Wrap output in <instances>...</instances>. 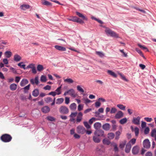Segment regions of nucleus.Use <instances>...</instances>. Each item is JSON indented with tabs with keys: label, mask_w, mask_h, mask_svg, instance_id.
<instances>
[{
	"label": "nucleus",
	"mask_w": 156,
	"mask_h": 156,
	"mask_svg": "<svg viewBox=\"0 0 156 156\" xmlns=\"http://www.w3.org/2000/svg\"><path fill=\"white\" fill-rule=\"evenodd\" d=\"M12 137L9 134H3L0 137L1 140L4 142H9L11 141Z\"/></svg>",
	"instance_id": "obj_1"
},
{
	"label": "nucleus",
	"mask_w": 156,
	"mask_h": 156,
	"mask_svg": "<svg viewBox=\"0 0 156 156\" xmlns=\"http://www.w3.org/2000/svg\"><path fill=\"white\" fill-rule=\"evenodd\" d=\"M106 34L115 38L119 37V35L115 32L109 28H106L105 31Z\"/></svg>",
	"instance_id": "obj_2"
},
{
	"label": "nucleus",
	"mask_w": 156,
	"mask_h": 156,
	"mask_svg": "<svg viewBox=\"0 0 156 156\" xmlns=\"http://www.w3.org/2000/svg\"><path fill=\"white\" fill-rule=\"evenodd\" d=\"M69 20L70 21L80 24H83L84 23V22L83 20L79 19L76 16L71 17L69 19Z\"/></svg>",
	"instance_id": "obj_3"
},
{
	"label": "nucleus",
	"mask_w": 156,
	"mask_h": 156,
	"mask_svg": "<svg viewBox=\"0 0 156 156\" xmlns=\"http://www.w3.org/2000/svg\"><path fill=\"white\" fill-rule=\"evenodd\" d=\"M94 134L95 136H98L102 137H105L104 131L101 129L96 130L94 133Z\"/></svg>",
	"instance_id": "obj_4"
},
{
	"label": "nucleus",
	"mask_w": 156,
	"mask_h": 156,
	"mask_svg": "<svg viewBox=\"0 0 156 156\" xmlns=\"http://www.w3.org/2000/svg\"><path fill=\"white\" fill-rule=\"evenodd\" d=\"M59 112L62 114H67L69 113V110L66 106H62L59 108Z\"/></svg>",
	"instance_id": "obj_5"
},
{
	"label": "nucleus",
	"mask_w": 156,
	"mask_h": 156,
	"mask_svg": "<svg viewBox=\"0 0 156 156\" xmlns=\"http://www.w3.org/2000/svg\"><path fill=\"white\" fill-rule=\"evenodd\" d=\"M78 133L82 134H84L86 131L85 129L82 126H79L76 128Z\"/></svg>",
	"instance_id": "obj_6"
},
{
	"label": "nucleus",
	"mask_w": 156,
	"mask_h": 156,
	"mask_svg": "<svg viewBox=\"0 0 156 156\" xmlns=\"http://www.w3.org/2000/svg\"><path fill=\"white\" fill-rule=\"evenodd\" d=\"M143 144L144 147L147 149L149 148L151 146L150 142L148 139L144 140L143 142Z\"/></svg>",
	"instance_id": "obj_7"
},
{
	"label": "nucleus",
	"mask_w": 156,
	"mask_h": 156,
	"mask_svg": "<svg viewBox=\"0 0 156 156\" xmlns=\"http://www.w3.org/2000/svg\"><path fill=\"white\" fill-rule=\"evenodd\" d=\"M140 117L138 116L137 118H133L132 121V122L136 125H139L140 124Z\"/></svg>",
	"instance_id": "obj_8"
},
{
	"label": "nucleus",
	"mask_w": 156,
	"mask_h": 156,
	"mask_svg": "<svg viewBox=\"0 0 156 156\" xmlns=\"http://www.w3.org/2000/svg\"><path fill=\"white\" fill-rule=\"evenodd\" d=\"M123 114L122 112L121 111H119L116 114L115 117L116 119H119L122 117Z\"/></svg>",
	"instance_id": "obj_9"
},
{
	"label": "nucleus",
	"mask_w": 156,
	"mask_h": 156,
	"mask_svg": "<svg viewBox=\"0 0 156 156\" xmlns=\"http://www.w3.org/2000/svg\"><path fill=\"white\" fill-rule=\"evenodd\" d=\"M131 147V145L130 142H128L126 145L125 151L126 153H128L130 152Z\"/></svg>",
	"instance_id": "obj_10"
},
{
	"label": "nucleus",
	"mask_w": 156,
	"mask_h": 156,
	"mask_svg": "<svg viewBox=\"0 0 156 156\" xmlns=\"http://www.w3.org/2000/svg\"><path fill=\"white\" fill-rule=\"evenodd\" d=\"M42 112L44 113H47L50 111L49 108L47 106H45L42 108L41 109Z\"/></svg>",
	"instance_id": "obj_11"
},
{
	"label": "nucleus",
	"mask_w": 156,
	"mask_h": 156,
	"mask_svg": "<svg viewBox=\"0 0 156 156\" xmlns=\"http://www.w3.org/2000/svg\"><path fill=\"white\" fill-rule=\"evenodd\" d=\"M132 152L133 154L134 155L137 154L139 152L138 147L137 146H134L132 149Z\"/></svg>",
	"instance_id": "obj_12"
},
{
	"label": "nucleus",
	"mask_w": 156,
	"mask_h": 156,
	"mask_svg": "<svg viewBox=\"0 0 156 156\" xmlns=\"http://www.w3.org/2000/svg\"><path fill=\"white\" fill-rule=\"evenodd\" d=\"M38 79V76H36L35 77L34 80L33 79H31L30 80V82L32 84H34V83H36V84H38L39 83Z\"/></svg>",
	"instance_id": "obj_13"
},
{
	"label": "nucleus",
	"mask_w": 156,
	"mask_h": 156,
	"mask_svg": "<svg viewBox=\"0 0 156 156\" xmlns=\"http://www.w3.org/2000/svg\"><path fill=\"white\" fill-rule=\"evenodd\" d=\"M76 14L77 16H78L79 17L81 18L83 20H87V18H86L84 15H83L82 13L79 12H76Z\"/></svg>",
	"instance_id": "obj_14"
},
{
	"label": "nucleus",
	"mask_w": 156,
	"mask_h": 156,
	"mask_svg": "<svg viewBox=\"0 0 156 156\" xmlns=\"http://www.w3.org/2000/svg\"><path fill=\"white\" fill-rule=\"evenodd\" d=\"M55 48L56 49L61 51H65L66 50L65 48L58 45H55Z\"/></svg>",
	"instance_id": "obj_15"
},
{
	"label": "nucleus",
	"mask_w": 156,
	"mask_h": 156,
	"mask_svg": "<svg viewBox=\"0 0 156 156\" xmlns=\"http://www.w3.org/2000/svg\"><path fill=\"white\" fill-rule=\"evenodd\" d=\"M96 151L99 155H101L104 151V149L102 147L100 148L98 147L96 148Z\"/></svg>",
	"instance_id": "obj_16"
},
{
	"label": "nucleus",
	"mask_w": 156,
	"mask_h": 156,
	"mask_svg": "<svg viewBox=\"0 0 156 156\" xmlns=\"http://www.w3.org/2000/svg\"><path fill=\"white\" fill-rule=\"evenodd\" d=\"M102 128L105 131H108L110 128V125L108 123H106L102 126Z\"/></svg>",
	"instance_id": "obj_17"
},
{
	"label": "nucleus",
	"mask_w": 156,
	"mask_h": 156,
	"mask_svg": "<svg viewBox=\"0 0 156 156\" xmlns=\"http://www.w3.org/2000/svg\"><path fill=\"white\" fill-rule=\"evenodd\" d=\"M69 94L73 98L76 97V95L75 94V91L73 89H71L68 90Z\"/></svg>",
	"instance_id": "obj_18"
},
{
	"label": "nucleus",
	"mask_w": 156,
	"mask_h": 156,
	"mask_svg": "<svg viewBox=\"0 0 156 156\" xmlns=\"http://www.w3.org/2000/svg\"><path fill=\"white\" fill-rule=\"evenodd\" d=\"M101 124L99 122H96L94 125V127L96 130L99 129L101 127Z\"/></svg>",
	"instance_id": "obj_19"
},
{
	"label": "nucleus",
	"mask_w": 156,
	"mask_h": 156,
	"mask_svg": "<svg viewBox=\"0 0 156 156\" xmlns=\"http://www.w3.org/2000/svg\"><path fill=\"white\" fill-rule=\"evenodd\" d=\"M77 89L81 93L83 96H85V94H83L84 92V90L82 88L81 86L80 85H78L76 87Z\"/></svg>",
	"instance_id": "obj_20"
},
{
	"label": "nucleus",
	"mask_w": 156,
	"mask_h": 156,
	"mask_svg": "<svg viewBox=\"0 0 156 156\" xmlns=\"http://www.w3.org/2000/svg\"><path fill=\"white\" fill-rule=\"evenodd\" d=\"M39 94V91L38 89H35L32 92V95L35 97H37Z\"/></svg>",
	"instance_id": "obj_21"
},
{
	"label": "nucleus",
	"mask_w": 156,
	"mask_h": 156,
	"mask_svg": "<svg viewBox=\"0 0 156 156\" xmlns=\"http://www.w3.org/2000/svg\"><path fill=\"white\" fill-rule=\"evenodd\" d=\"M42 4L47 6H51L52 4L50 2L45 0H43L42 2Z\"/></svg>",
	"instance_id": "obj_22"
},
{
	"label": "nucleus",
	"mask_w": 156,
	"mask_h": 156,
	"mask_svg": "<svg viewBox=\"0 0 156 156\" xmlns=\"http://www.w3.org/2000/svg\"><path fill=\"white\" fill-rule=\"evenodd\" d=\"M28 83V80L25 79L22 80L20 83V85L22 87L24 86L26 84H27Z\"/></svg>",
	"instance_id": "obj_23"
},
{
	"label": "nucleus",
	"mask_w": 156,
	"mask_h": 156,
	"mask_svg": "<svg viewBox=\"0 0 156 156\" xmlns=\"http://www.w3.org/2000/svg\"><path fill=\"white\" fill-rule=\"evenodd\" d=\"M30 6L28 5L23 4L20 6L21 9L24 10H25L26 9H29Z\"/></svg>",
	"instance_id": "obj_24"
},
{
	"label": "nucleus",
	"mask_w": 156,
	"mask_h": 156,
	"mask_svg": "<svg viewBox=\"0 0 156 156\" xmlns=\"http://www.w3.org/2000/svg\"><path fill=\"white\" fill-rule=\"evenodd\" d=\"M97 136H94L93 137V140L96 143H99L101 141L100 139L97 137Z\"/></svg>",
	"instance_id": "obj_25"
},
{
	"label": "nucleus",
	"mask_w": 156,
	"mask_h": 156,
	"mask_svg": "<svg viewBox=\"0 0 156 156\" xmlns=\"http://www.w3.org/2000/svg\"><path fill=\"white\" fill-rule=\"evenodd\" d=\"M5 55L6 58H9L12 55V53L10 51H7L5 52Z\"/></svg>",
	"instance_id": "obj_26"
},
{
	"label": "nucleus",
	"mask_w": 156,
	"mask_h": 156,
	"mask_svg": "<svg viewBox=\"0 0 156 156\" xmlns=\"http://www.w3.org/2000/svg\"><path fill=\"white\" fill-rule=\"evenodd\" d=\"M62 88V85L58 87L55 90V92L56 93V94L58 95H59L61 94V89Z\"/></svg>",
	"instance_id": "obj_27"
},
{
	"label": "nucleus",
	"mask_w": 156,
	"mask_h": 156,
	"mask_svg": "<svg viewBox=\"0 0 156 156\" xmlns=\"http://www.w3.org/2000/svg\"><path fill=\"white\" fill-rule=\"evenodd\" d=\"M30 84H29L26 87H24L22 89H24V93H27L28 92V90L30 89Z\"/></svg>",
	"instance_id": "obj_28"
},
{
	"label": "nucleus",
	"mask_w": 156,
	"mask_h": 156,
	"mask_svg": "<svg viewBox=\"0 0 156 156\" xmlns=\"http://www.w3.org/2000/svg\"><path fill=\"white\" fill-rule=\"evenodd\" d=\"M108 73L112 76L115 77H116L117 76V75L115 73L113 72L110 70H108L107 71Z\"/></svg>",
	"instance_id": "obj_29"
},
{
	"label": "nucleus",
	"mask_w": 156,
	"mask_h": 156,
	"mask_svg": "<svg viewBox=\"0 0 156 156\" xmlns=\"http://www.w3.org/2000/svg\"><path fill=\"white\" fill-rule=\"evenodd\" d=\"M76 104L75 103H74L71 104L70 105L69 108L71 110H73L76 109Z\"/></svg>",
	"instance_id": "obj_30"
},
{
	"label": "nucleus",
	"mask_w": 156,
	"mask_h": 156,
	"mask_svg": "<svg viewBox=\"0 0 156 156\" xmlns=\"http://www.w3.org/2000/svg\"><path fill=\"white\" fill-rule=\"evenodd\" d=\"M96 53L101 58H102L105 56V54L101 51H96Z\"/></svg>",
	"instance_id": "obj_31"
},
{
	"label": "nucleus",
	"mask_w": 156,
	"mask_h": 156,
	"mask_svg": "<svg viewBox=\"0 0 156 156\" xmlns=\"http://www.w3.org/2000/svg\"><path fill=\"white\" fill-rule=\"evenodd\" d=\"M126 141L125 140L122 142V143H120L119 145V147L122 149H123L126 144Z\"/></svg>",
	"instance_id": "obj_32"
},
{
	"label": "nucleus",
	"mask_w": 156,
	"mask_h": 156,
	"mask_svg": "<svg viewBox=\"0 0 156 156\" xmlns=\"http://www.w3.org/2000/svg\"><path fill=\"white\" fill-rule=\"evenodd\" d=\"M10 89L12 90H15L16 89L17 85L14 83H13L10 85Z\"/></svg>",
	"instance_id": "obj_33"
},
{
	"label": "nucleus",
	"mask_w": 156,
	"mask_h": 156,
	"mask_svg": "<svg viewBox=\"0 0 156 156\" xmlns=\"http://www.w3.org/2000/svg\"><path fill=\"white\" fill-rule=\"evenodd\" d=\"M64 101V99L62 98H58L57 99L56 104H60Z\"/></svg>",
	"instance_id": "obj_34"
},
{
	"label": "nucleus",
	"mask_w": 156,
	"mask_h": 156,
	"mask_svg": "<svg viewBox=\"0 0 156 156\" xmlns=\"http://www.w3.org/2000/svg\"><path fill=\"white\" fill-rule=\"evenodd\" d=\"M136 51L139 53L140 54V55L143 58H145V57L144 56L143 54L142 53V51H141V50L138 48H136Z\"/></svg>",
	"instance_id": "obj_35"
},
{
	"label": "nucleus",
	"mask_w": 156,
	"mask_h": 156,
	"mask_svg": "<svg viewBox=\"0 0 156 156\" xmlns=\"http://www.w3.org/2000/svg\"><path fill=\"white\" fill-rule=\"evenodd\" d=\"M117 106L122 110H125L126 107L122 104H118Z\"/></svg>",
	"instance_id": "obj_36"
},
{
	"label": "nucleus",
	"mask_w": 156,
	"mask_h": 156,
	"mask_svg": "<svg viewBox=\"0 0 156 156\" xmlns=\"http://www.w3.org/2000/svg\"><path fill=\"white\" fill-rule=\"evenodd\" d=\"M64 82L69 83H72L73 82V81L71 78H67L64 80Z\"/></svg>",
	"instance_id": "obj_37"
},
{
	"label": "nucleus",
	"mask_w": 156,
	"mask_h": 156,
	"mask_svg": "<svg viewBox=\"0 0 156 156\" xmlns=\"http://www.w3.org/2000/svg\"><path fill=\"white\" fill-rule=\"evenodd\" d=\"M102 142H103V143L104 144H106L107 145H109L110 143V141L106 139H104L103 140Z\"/></svg>",
	"instance_id": "obj_38"
},
{
	"label": "nucleus",
	"mask_w": 156,
	"mask_h": 156,
	"mask_svg": "<svg viewBox=\"0 0 156 156\" xmlns=\"http://www.w3.org/2000/svg\"><path fill=\"white\" fill-rule=\"evenodd\" d=\"M108 137L110 139H112L115 136V134L113 133H110L108 134Z\"/></svg>",
	"instance_id": "obj_39"
},
{
	"label": "nucleus",
	"mask_w": 156,
	"mask_h": 156,
	"mask_svg": "<svg viewBox=\"0 0 156 156\" xmlns=\"http://www.w3.org/2000/svg\"><path fill=\"white\" fill-rule=\"evenodd\" d=\"M127 121V119L126 118H124L122 119H121L119 121V122L122 124H123L125 123Z\"/></svg>",
	"instance_id": "obj_40"
},
{
	"label": "nucleus",
	"mask_w": 156,
	"mask_h": 156,
	"mask_svg": "<svg viewBox=\"0 0 156 156\" xmlns=\"http://www.w3.org/2000/svg\"><path fill=\"white\" fill-rule=\"evenodd\" d=\"M44 67L41 65H38L37 67V69L38 71H41L44 69Z\"/></svg>",
	"instance_id": "obj_41"
},
{
	"label": "nucleus",
	"mask_w": 156,
	"mask_h": 156,
	"mask_svg": "<svg viewBox=\"0 0 156 156\" xmlns=\"http://www.w3.org/2000/svg\"><path fill=\"white\" fill-rule=\"evenodd\" d=\"M134 131L135 133V136H138L139 133V129L137 127H136L134 129Z\"/></svg>",
	"instance_id": "obj_42"
},
{
	"label": "nucleus",
	"mask_w": 156,
	"mask_h": 156,
	"mask_svg": "<svg viewBox=\"0 0 156 156\" xmlns=\"http://www.w3.org/2000/svg\"><path fill=\"white\" fill-rule=\"evenodd\" d=\"M40 80L42 82H45L46 81V77L45 76L42 75Z\"/></svg>",
	"instance_id": "obj_43"
},
{
	"label": "nucleus",
	"mask_w": 156,
	"mask_h": 156,
	"mask_svg": "<svg viewBox=\"0 0 156 156\" xmlns=\"http://www.w3.org/2000/svg\"><path fill=\"white\" fill-rule=\"evenodd\" d=\"M83 124L85 126V127L87 129H89L90 128L91 126L89 125L87 122L86 121H85L83 122Z\"/></svg>",
	"instance_id": "obj_44"
},
{
	"label": "nucleus",
	"mask_w": 156,
	"mask_h": 156,
	"mask_svg": "<svg viewBox=\"0 0 156 156\" xmlns=\"http://www.w3.org/2000/svg\"><path fill=\"white\" fill-rule=\"evenodd\" d=\"M113 146L114 147V150L115 152H118L119 151L118 148L116 144L115 143H114L113 144Z\"/></svg>",
	"instance_id": "obj_45"
},
{
	"label": "nucleus",
	"mask_w": 156,
	"mask_h": 156,
	"mask_svg": "<svg viewBox=\"0 0 156 156\" xmlns=\"http://www.w3.org/2000/svg\"><path fill=\"white\" fill-rule=\"evenodd\" d=\"M156 135V129H153L151 132V136L153 137L155 136Z\"/></svg>",
	"instance_id": "obj_46"
},
{
	"label": "nucleus",
	"mask_w": 156,
	"mask_h": 156,
	"mask_svg": "<svg viewBox=\"0 0 156 156\" xmlns=\"http://www.w3.org/2000/svg\"><path fill=\"white\" fill-rule=\"evenodd\" d=\"M138 46L140 48H141L142 49L144 50H147V51H148V50L147 48L145 47L144 46L141 45L140 44H138Z\"/></svg>",
	"instance_id": "obj_47"
},
{
	"label": "nucleus",
	"mask_w": 156,
	"mask_h": 156,
	"mask_svg": "<svg viewBox=\"0 0 156 156\" xmlns=\"http://www.w3.org/2000/svg\"><path fill=\"white\" fill-rule=\"evenodd\" d=\"M77 114V112H72L69 115V117L71 118H74L76 116Z\"/></svg>",
	"instance_id": "obj_48"
},
{
	"label": "nucleus",
	"mask_w": 156,
	"mask_h": 156,
	"mask_svg": "<svg viewBox=\"0 0 156 156\" xmlns=\"http://www.w3.org/2000/svg\"><path fill=\"white\" fill-rule=\"evenodd\" d=\"M44 101L46 103H49L52 101V99L50 97H48L44 98Z\"/></svg>",
	"instance_id": "obj_49"
},
{
	"label": "nucleus",
	"mask_w": 156,
	"mask_h": 156,
	"mask_svg": "<svg viewBox=\"0 0 156 156\" xmlns=\"http://www.w3.org/2000/svg\"><path fill=\"white\" fill-rule=\"evenodd\" d=\"M14 60L15 61L18 62L20 61V57L17 55H15L14 56Z\"/></svg>",
	"instance_id": "obj_50"
},
{
	"label": "nucleus",
	"mask_w": 156,
	"mask_h": 156,
	"mask_svg": "<svg viewBox=\"0 0 156 156\" xmlns=\"http://www.w3.org/2000/svg\"><path fill=\"white\" fill-rule=\"evenodd\" d=\"M117 111V109L114 107L112 108L110 113L111 114L115 113Z\"/></svg>",
	"instance_id": "obj_51"
},
{
	"label": "nucleus",
	"mask_w": 156,
	"mask_h": 156,
	"mask_svg": "<svg viewBox=\"0 0 156 156\" xmlns=\"http://www.w3.org/2000/svg\"><path fill=\"white\" fill-rule=\"evenodd\" d=\"M35 67V65L33 63H31L28 65L27 67L26 68L27 69L29 68L32 69L33 68Z\"/></svg>",
	"instance_id": "obj_52"
},
{
	"label": "nucleus",
	"mask_w": 156,
	"mask_h": 156,
	"mask_svg": "<svg viewBox=\"0 0 156 156\" xmlns=\"http://www.w3.org/2000/svg\"><path fill=\"white\" fill-rule=\"evenodd\" d=\"M47 118V119L50 121H53L55 120V119L54 117L51 116H48Z\"/></svg>",
	"instance_id": "obj_53"
},
{
	"label": "nucleus",
	"mask_w": 156,
	"mask_h": 156,
	"mask_svg": "<svg viewBox=\"0 0 156 156\" xmlns=\"http://www.w3.org/2000/svg\"><path fill=\"white\" fill-rule=\"evenodd\" d=\"M150 131V129L149 127H146L144 131V133L145 134H147Z\"/></svg>",
	"instance_id": "obj_54"
},
{
	"label": "nucleus",
	"mask_w": 156,
	"mask_h": 156,
	"mask_svg": "<svg viewBox=\"0 0 156 156\" xmlns=\"http://www.w3.org/2000/svg\"><path fill=\"white\" fill-rule=\"evenodd\" d=\"M101 104L99 101H96L95 103V106L96 108H98L100 106Z\"/></svg>",
	"instance_id": "obj_55"
},
{
	"label": "nucleus",
	"mask_w": 156,
	"mask_h": 156,
	"mask_svg": "<svg viewBox=\"0 0 156 156\" xmlns=\"http://www.w3.org/2000/svg\"><path fill=\"white\" fill-rule=\"evenodd\" d=\"M96 118L94 117H93L90 119L89 121V123L90 124H92L93 122L95 120Z\"/></svg>",
	"instance_id": "obj_56"
},
{
	"label": "nucleus",
	"mask_w": 156,
	"mask_h": 156,
	"mask_svg": "<svg viewBox=\"0 0 156 156\" xmlns=\"http://www.w3.org/2000/svg\"><path fill=\"white\" fill-rule=\"evenodd\" d=\"M69 98L68 97H66L65 98V103L66 104H68L69 102Z\"/></svg>",
	"instance_id": "obj_57"
},
{
	"label": "nucleus",
	"mask_w": 156,
	"mask_h": 156,
	"mask_svg": "<svg viewBox=\"0 0 156 156\" xmlns=\"http://www.w3.org/2000/svg\"><path fill=\"white\" fill-rule=\"evenodd\" d=\"M141 127L142 128H144L146 127V123L145 122L142 121L141 122Z\"/></svg>",
	"instance_id": "obj_58"
},
{
	"label": "nucleus",
	"mask_w": 156,
	"mask_h": 156,
	"mask_svg": "<svg viewBox=\"0 0 156 156\" xmlns=\"http://www.w3.org/2000/svg\"><path fill=\"white\" fill-rule=\"evenodd\" d=\"M83 105L81 104H79L78 106V110L80 111L83 109Z\"/></svg>",
	"instance_id": "obj_59"
},
{
	"label": "nucleus",
	"mask_w": 156,
	"mask_h": 156,
	"mask_svg": "<svg viewBox=\"0 0 156 156\" xmlns=\"http://www.w3.org/2000/svg\"><path fill=\"white\" fill-rule=\"evenodd\" d=\"M51 88V87L48 85H47L46 86L44 87L43 89L46 90H49Z\"/></svg>",
	"instance_id": "obj_60"
},
{
	"label": "nucleus",
	"mask_w": 156,
	"mask_h": 156,
	"mask_svg": "<svg viewBox=\"0 0 156 156\" xmlns=\"http://www.w3.org/2000/svg\"><path fill=\"white\" fill-rule=\"evenodd\" d=\"M144 119L147 122H151L152 120V119L151 118L145 117L144 118Z\"/></svg>",
	"instance_id": "obj_61"
},
{
	"label": "nucleus",
	"mask_w": 156,
	"mask_h": 156,
	"mask_svg": "<svg viewBox=\"0 0 156 156\" xmlns=\"http://www.w3.org/2000/svg\"><path fill=\"white\" fill-rule=\"evenodd\" d=\"M56 93L55 91H51L48 94L49 95H51L54 97L56 95Z\"/></svg>",
	"instance_id": "obj_62"
},
{
	"label": "nucleus",
	"mask_w": 156,
	"mask_h": 156,
	"mask_svg": "<svg viewBox=\"0 0 156 156\" xmlns=\"http://www.w3.org/2000/svg\"><path fill=\"white\" fill-rule=\"evenodd\" d=\"M136 141V139L135 138H133L129 141V142L131 143L132 144H135Z\"/></svg>",
	"instance_id": "obj_63"
},
{
	"label": "nucleus",
	"mask_w": 156,
	"mask_h": 156,
	"mask_svg": "<svg viewBox=\"0 0 156 156\" xmlns=\"http://www.w3.org/2000/svg\"><path fill=\"white\" fill-rule=\"evenodd\" d=\"M152 154L151 152L148 151L145 154V156H152Z\"/></svg>",
	"instance_id": "obj_64"
}]
</instances>
